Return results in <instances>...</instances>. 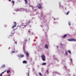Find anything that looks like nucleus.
Wrapping results in <instances>:
<instances>
[{
	"label": "nucleus",
	"instance_id": "f257e3e1",
	"mask_svg": "<svg viewBox=\"0 0 76 76\" xmlns=\"http://www.w3.org/2000/svg\"><path fill=\"white\" fill-rule=\"evenodd\" d=\"M41 57L43 61H45V56L44 55H42L41 56Z\"/></svg>",
	"mask_w": 76,
	"mask_h": 76
},
{
	"label": "nucleus",
	"instance_id": "f03ea898",
	"mask_svg": "<svg viewBox=\"0 0 76 76\" xmlns=\"http://www.w3.org/2000/svg\"><path fill=\"white\" fill-rule=\"evenodd\" d=\"M68 41H76V40L73 39H68Z\"/></svg>",
	"mask_w": 76,
	"mask_h": 76
},
{
	"label": "nucleus",
	"instance_id": "7ed1b4c3",
	"mask_svg": "<svg viewBox=\"0 0 76 76\" xmlns=\"http://www.w3.org/2000/svg\"><path fill=\"white\" fill-rule=\"evenodd\" d=\"M14 24L15 25H14L12 26V28H14L15 27H16V25H17V23H16V22H14Z\"/></svg>",
	"mask_w": 76,
	"mask_h": 76
},
{
	"label": "nucleus",
	"instance_id": "20e7f679",
	"mask_svg": "<svg viewBox=\"0 0 76 76\" xmlns=\"http://www.w3.org/2000/svg\"><path fill=\"white\" fill-rule=\"evenodd\" d=\"M27 25H24L23 26H20L19 27L20 28L21 27H22V28H26V26H27Z\"/></svg>",
	"mask_w": 76,
	"mask_h": 76
},
{
	"label": "nucleus",
	"instance_id": "39448f33",
	"mask_svg": "<svg viewBox=\"0 0 76 76\" xmlns=\"http://www.w3.org/2000/svg\"><path fill=\"white\" fill-rule=\"evenodd\" d=\"M42 7V5H41V4H38V7L39 9H41Z\"/></svg>",
	"mask_w": 76,
	"mask_h": 76
},
{
	"label": "nucleus",
	"instance_id": "423d86ee",
	"mask_svg": "<svg viewBox=\"0 0 76 76\" xmlns=\"http://www.w3.org/2000/svg\"><path fill=\"white\" fill-rule=\"evenodd\" d=\"M18 57H20V58H22L24 57V55H20L18 56Z\"/></svg>",
	"mask_w": 76,
	"mask_h": 76
},
{
	"label": "nucleus",
	"instance_id": "0eeeda50",
	"mask_svg": "<svg viewBox=\"0 0 76 76\" xmlns=\"http://www.w3.org/2000/svg\"><path fill=\"white\" fill-rule=\"evenodd\" d=\"M45 47L47 49L48 48V45H47V44H46L45 45Z\"/></svg>",
	"mask_w": 76,
	"mask_h": 76
},
{
	"label": "nucleus",
	"instance_id": "6e6552de",
	"mask_svg": "<svg viewBox=\"0 0 76 76\" xmlns=\"http://www.w3.org/2000/svg\"><path fill=\"white\" fill-rule=\"evenodd\" d=\"M67 37V34H65L64 36L62 37L63 38H66Z\"/></svg>",
	"mask_w": 76,
	"mask_h": 76
},
{
	"label": "nucleus",
	"instance_id": "1a4fd4ad",
	"mask_svg": "<svg viewBox=\"0 0 76 76\" xmlns=\"http://www.w3.org/2000/svg\"><path fill=\"white\" fill-rule=\"evenodd\" d=\"M23 63L24 64H26V63H27V61H24L23 62Z\"/></svg>",
	"mask_w": 76,
	"mask_h": 76
},
{
	"label": "nucleus",
	"instance_id": "9d476101",
	"mask_svg": "<svg viewBox=\"0 0 76 76\" xmlns=\"http://www.w3.org/2000/svg\"><path fill=\"white\" fill-rule=\"evenodd\" d=\"M4 67H5V65L3 64L1 66V68H3Z\"/></svg>",
	"mask_w": 76,
	"mask_h": 76
},
{
	"label": "nucleus",
	"instance_id": "9b49d317",
	"mask_svg": "<svg viewBox=\"0 0 76 76\" xmlns=\"http://www.w3.org/2000/svg\"><path fill=\"white\" fill-rule=\"evenodd\" d=\"M46 63H43L42 64V65L43 66H45V65H46Z\"/></svg>",
	"mask_w": 76,
	"mask_h": 76
},
{
	"label": "nucleus",
	"instance_id": "f8f14e48",
	"mask_svg": "<svg viewBox=\"0 0 76 76\" xmlns=\"http://www.w3.org/2000/svg\"><path fill=\"white\" fill-rule=\"evenodd\" d=\"M26 54L27 57H28L29 56V53H28L26 52Z\"/></svg>",
	"mask_w": 76,
	"mask_h": 76
},
{
	"label": "nucleus",
	"instance_id": "ddd939ff",
	"mask_svg": "<svg viewBox=\"0 0 76 76\" xmlns=\"http://www.w3.org/2000/svg\"><path fill=\"white\" fill-rule=\"evenodd\" d=\"M39 76H42V74L41 73H39Z\"/></svg>",
	"mask_w": 76,
	"mask_h": 76
},
{
	"label": "nucleus",
	"instance_id": "4468645a",
	"mask_svg": "<svg viewBox=\"0 0 76 76\" xmlns=\"http://www.w3.org/2000/svg\"><path fill=\"white\" fill-rule=\"evenodd\" d=\"M10 72V70H7V73H9Z\"/></svg>",
	"mask_w": 76,
	"mask_h": 76
},
{
	"label": "nucleus",
	"instance_id": "2eb2a0df",
	"mask_svg": "<svg viewBox=\"0 0 76 76\" xmlns=\"http://www.w3.org/2000/svg\"><path fill=\"white\" fill-rule=\"evenodd\" d=\"M69 13H70V12L68 11V12H67V13H66V15H69Z\"/></svg>",
	"mask_w": 76,
	"mask_h": 76
},
{
	"label": "nucleus",
	"instance_id": "dca6fc26",
	"mask_svg": "<svg viewBox=\"0 0 76 76\" xmlns=\"http://www.w3.org/2000/svg\"><path fill=\"white\" fill-rule=\"evenodd\" d=\"M25 3H28V1H27V0H24Z\"/></svg>",
	"mask_w": 76,
	"mask_h": 76
},
{
	"label": "nucleus",
	"instance_id": "f3484780",
	"mask_svg": "<svg viewBox=\"0 0 76 76\" xmlns=\"http://www.w3.org/2000/svg\"><path fill=\"white\" fill-rule=\"evenodd\" d=\"M24 41L26 42H27V39H24Z\"/></svg>",
	"mask_w": 76,
	"mask_h": 76
},
{
	"label": "nucleus",
	"instance_id": "a211bd4d",
	"mask_svg": "<svg viewBox=\"0 0 76 76\" xmlns=\"http://www.w3.org/2000/svg\"><path fill=\"white\" fill-rule=\"evenodd\" d=\"M70 61H71V63H72V58H70Z\"/></svg>",
	"mask_w": 76,
	"mask_h": 76
},
{
	"label": "nucleus",
	"instance_id": "6ab92c4d",
	"mask_svg": "<svg viewBox=\"0 0 76 76\" xmlns=\"http://www.w3.org/2000/svg\"><path fill=\"white\" fill-rule=\"evenodd\" d=\"M31 23V21L29 20V21H28V22L27 23Z\"/></svg>",
	"mask_w": 76,
	"mask_h": 76
},
{
	"label": "nucleus",
	"instance_id": "aec40b11",
	"mask_svg": "<svg viewBox=\"0 0 76 76\" xmlns=\"http://www.w3.org/2000/svg\"><path fill=\"white\" fill-rule=\"evenodd\" d=\"M65 54L66 55H67V51L65 52Z\"/></svg>",
	"mask_w": 76,
	"mask_h": 76
},
{
	"label": "nucleus",
	"instance_id": "412c9836",
	"mask_svg": "<svg viewBox=\"0 0 76 76\" xmlns=\"http://www.w3.org/2000/svg\"><path fill=\"white\" fill-rule=\"evenodd\" d=\"M68 24L69 25V26H70L71 25V23H69Z\"/></svg>",
	"mask_w": 76,
	"mask_h": 76
},
{
	"label": "nucleus",
	"instance_id": "4be33fe9",
	"mask_svg": "<svg viewBox=\"0 0 76 76\" xmlns=\"http://www.w3.org/2000/svg\"><path fill=\"white\" fill-rule=\"evenodd\" d=\"M68 52H69V53H70H70H71V52L70 51V50H68Z\"/></svg>",
	"mask_w": 76,
	"mask_h": 76
},
{
	"label": "nucleus",
	"instance_id": "5701e85b",
	"mask_svg": "<svg viewBox=\"0 0 76 76\" xmlns=\"http://www.w3.org/2000/svg\"><path fill=\"white\" fill-rule=\"evenodd\" d=\"M15 51H12V53H15Z\"/></svg>",
	"mask_w": 76,
	"mask_h": 76
},
{
	"label": "nucleus",
	"instance_id": "b1692460",
	"mask_svg": "<svg viewBox=\"0 0 76 76\" xmlns=\"http://www.w3.org/2000/svg\"><path fill=\"white\" fill-rule=\"evenodd\" d=\"M12 34H14V31H12Z\"/></svg>",
	"mask_w": 76,
	"mask_h": 76
},
{
	"label": "nucleus",
	"instance_id": "393cba45",
	"mask_svg": "<svg viewBox=\"0 0 76 76\" xmlns=\"http://www.w3.org/2000/svg\"><path fill=\"white\" fill-rule=\"evenodd\" d=\"M4 72H2L1 74V75H2V74H4Z\"/></svg>",
	"mask_w": 76,
	"mask_h": 76
},
{
	"label": "nucleus",
	"instance_id": "a878e982",
	"mask_svg": "<svg viewBox=\"0 0 76 76\" xmlns=\"http://www.w3.org/2000/svg\"><path fill=\"white\" fill-rule=\"evenodd\" d=\"M12 3L13 4H14V3H15V1H12Z\"/></svg>",
	"mask_w": 76,
	"mask_h": 76
},
{
	"label": "nucleus",
	"instance_id": "bb28decb",
	"mask_svg": "<svg viewBox=\"0 0 76 76\" xmlns=\"http://www.w3.org/2000/svg\"><path fill=\"white\" fill-rule=\"evenodd\" d=\"M47 73H48V70H47Z\"/></svg>",
	"mask_w": 76,
	"mask_h": 76
},
{
	"label": "nucleus",
	"instance_id": "cd10ccee",
	"mask_svg": "<svg viewBox=\"0 0 76 76\" xmlns=\"http://www.w3.org/2000/svg\"><path fill=\"white\" fill-rule=\"evenodd\" d=\"M15 44H16V45H17V42H15Z\"/></svg>",
	"mask_w": 76,
	"mask_h": 76
},
{
	"label": "nucleus",
	"instance_id": "c85d7f7f",
	"mask_svg": "<svg viewBox=\"0 0 76 76\" xmlns=\"http://www.w3.org/2000/svg\"><path fill=\"white\" fill-rule=\"evenodd\" d=\"M0 76H3V75L0 74Z\"/></svg>",
	"mask_w": 76,
	"mask_h": 76
},
{
	"label": "nucleus",
	"instance_id": "c756f323",
	"mask_svg": "<svg viewBox=\"0 0 76 76\" xmlns=\"http://www.w3.org/2000/svg\"><path fill=\"white\" fill-rule=\"evenodd\" d=\"M28 32L29 33H30L31 32V31H28Z\"/></svg>",
	"mask_w": 76,
	"mask_h": 76
},
{
	"label": "nucleus",
	"instance_id": "7c9ffc66",
	"mask_svg": "<svg viewBox=\"0 0 76 76\" xmlns=\"http://www.w3.org/2000/svg\"><path fill=\"white\" fill-rule=\"evenodd\" d=\"M6 72V70H5V71H4V72Z\"/></svg>",
	"mask_w": 76,
	"mask_h": 76
},
{
	"label": "nucleus",
	"instance_id": "2f4dec72",
	"mask_svg": "<svg viewBox=\"0 0 76 76\" xmlns=\"http://www.w3.org/2000/svg\"><path fill=\"white\" fill-rule=\"evenodd\" d=\"M9 1H11V0H9Z\"/></svg>",
	"mask_w": 76,
	"mask_h": 76
},
{
	"label": "nucleus",
	"instance_id": "473e14b6",
	"mask_svg": "<svg viewBox=\"0 0 76 76\" xmlns=\"http://www.w3.org/2000/svg\"><path fill=\"white\" fill-rule=\"evenodd\" d=\"M54 20H56V19L55 18H54Z\"/></svg>",
	"mask_w": 76,
	"mask_h": 76
},
{
	"label": "nucleus",
	"instance_id": "72a5a7b5",
	"mask_svg": "<svg viewBox=\"0 0 76 76\" xmlns=\"http://www.w3.org/2000/svg\"><path fill=\"white\" fill-rule=\"evenodd\" d=\"M17 11V12H18V11L17 10V11Z\"/></svg>",
	"mask_w": 76,
	"mask_h": 76
},
{
	"label": "nucleus",
	"instance_id": "f704fd0d",
	"mask_svg": "<svg viewBox=\"0 0 76 76\" xmlns=\"http://www.w3.org/2000/svg\"><path fill=\"white\" fill-rule=\"evenodd\" d=\"M13 14H14V15H15V13H14Z\"/></svg>",
	"mask_w": 76,
	"mask_h": 76
},
{
	"label": "nucleus",
	"instance_id": "c9c22d12",
	"mask_svg": "<svg viewBox=\"0 0 76 76\" xmlns=\"http://www.w3.org/2000/svg\"><path fill=\"white\" fill-rule=\"evenodd\" d=\"M28 75H29V73L28 74Z\"/></svg>",
	"mask_w": 76,
	"mask_h": 76
},
{
	"label": "nucleus",
	"instance_id": "e433bc0d",
	"mask_svg": "<svg viewBox=\"0 0 76 76\" xmlns=\"http://www.w3.org/2000/svg\"><path fill=\"white\" fill-rule=\"evenodd\" d=\"M5 27H6V26H5Z\"/></svg>",
	"mask_w": 76,
	"mask_h": 76
}]
</instances>
